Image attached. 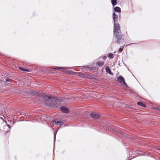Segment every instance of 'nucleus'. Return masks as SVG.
Returning a JSON list of instances; mask_svg holds the SVG:
<instances>
[{"mask_svg":"<svg viewBox=\"0 0 160 160\" xmlns=\"http://www.w3.org/2000/svg\"><path fill=\"white\" fill-rule=\"evenodd\" d=\"M41 98L43 102L51 107L58 108L61 106L60 100L57 97H53L52 99L50 96H44Z\"/></svg>","mask_w":160,"mask_h":160,"instance_id":"1","label":"nucleus"},{"mask_svg":"<svg viewBox=\"0 0 160 160\" xmlns=\"http://www.w3.org/2000/svg\"><path fill=\"white\" fill-rule=\"evenodd\" d=\"M114 22L113 33L115 36L117 38V42L119 43L122 38V35L121 32L120 25L118 22V16L115 12L112 15Z\"/></svg>","mask_w":160,"mask_h":160,"instance_id":"2","label":"nucleus"},{"mask_svg":"<svg viewBox=\"0 0 160 160\" xmlns=\"http://www.w3.org/2000/svg\"><path fill=\"white\" fill-rule=\"evenodd\" d=\"M52 123H54L55 124L59 125L60 124L63 125L64 124V122L60 118L55 119L52 120Z\"/></svg>","mask_w":160,"mask_h":160,"instance_id":"3","label":"nucleus"},{"mask_svg":"<svg viewBox=\"0 0 160 160\" xmlns=\"http://www.w3.org/2000/svg\"><path fill=\"white\" fill-rule=\"evenodd\" d=\"M118 80L119 83H122L123 85H125L127 87H128V85L125 82V79L122 76H119L118 78Z\"/></svg>","mask_w":160,"mask_h":160,"instance_id":"4","label":"nucleus"},{"mask_svg":"<svg viewBox=\"0 0 160 160\" xmlns=\"http://www.w3.org/2000/svg\"><path fill=\"white\" fill-rule=\"evenodd\" d=\"M60 108L61 111L64 113H68L70 111L69 109L65 107H61Z\"/></svg>","mask_w":160,"mask_h":160,"instance_id":"5","label":"nucleus"},{"mask_svg":"<svg viewBox=\"0 0 160 160\" xmlns=\"http://www.w3.org/2000/svg\"><path fill=\"white\" fill-rule=\"evenodd\" d=\"M91 117L95 119H98L99 118L100 116L98 114L93 112H91L90 113Z\"/></svg>","mask_w":160,"mask_h":160,"instance_id":"6","label":"nucleus"},{"mask_svg":"<svg viewBox=\"0 0 160 160\" xmlns=\"http://www.w3.org/2000/svg\"><path fill=\"white\" fill-rule=\"evenodd\" d=\"M64 68L63 67H56L55 68H52L50 69V72L52 73H54V71H55L56 70H58L59 69H64Z\"/></svg>","mask_w":160,"mask_h":160,"instance_id":"7","label":"nucleus"},{"mask_svg":"<svg viewBox=\"0 0 160 160\" xmlns=\"http://www.w3.org/2000/svg\"><path fill=\"white\" fill-rule=\"evenodd\" d=\"M106 72L108 73L109 75H113V73L111 72L110 69L108 67H106L105 68Z\"/></svg>","mask_w":160,"mask_h":160,"instance_id":"8","label":"nucleus"},{"mask_svg":"<svg viewBox=\"0 0 160 160\" xmlns=\"http://www.w3.org/2000/svg\"><path fill=\"white\" fill-rule=\"evenodd\" d=\"M104 65V62H97V65L99 67H102Z\"/></svg>","mask_w":160,"mask_h":160,"instance_id":"9","label":"nucleus"},{"mask_svg":"<svg viewBox=\"0 0 160 160\" xmlns=\"http://www.w3.org/2000/svg\"><path fill=\"white\" fill-rule=\"evenodd\" d=\"M114 10L115 12L119 13L120 12H121V9L120 8L118 7H115L114 8Z\"/></svg>","mask_w":160,"mask_h":160,"instance_id":"10","label":"nucleus"},{"mask_svg":"<svg viewBox=\"0 0 160 160\" xmlns=\"http://www.w3.org/2000/svg\"><path fill=\"white\" fill-rule=\"evenodd\" d=\"M111 2L113 7L116 5L117 3V0H111Z\"/></svg>","mask_w":160,"mask_h":160,"instance_id":"11","label":"nucleus"},{"mask_svg":"<svg viewBox=\"0 0 160 160\" xmlns=\"http://www.w3.org/2000/svg\"><path fill=\"white\" fill-rule=\"evenodd\" d=\"M137 104L138 105L142 106L143 107L145 108L146 107V105L145 104L142 103L141 102H138L137 103Z\"/></svg>","mask_w":160,"mask_h":160,"instance_id":"12","label":"nucleus"},{"mask_svg":"<svg viewBox=\"0 0 160 160\" xmlns=\"http://www.w3.org/2000/svg\"><path fill=\"white\" fill-rule=\"evenodd\" d=\"M108 57L110 58H114L113 54L112 53H109L108 54Z\"/></svg>","mask_w":160,"mask_h":160,"instance_id":"13","label":"nucleus"},{"mask_svg":"<svg viewBox=\"0 0 160 160\" xmlns=\"http://www.w3.org/2000/svg\"><path fill=\"white\" fill-rule=\"evenodd\" d=\"M20 69L22 71H26V72H29V70H28L27 69L24 68H20Z\"/></svg>","mask_w":160,"mask_h":160,"instance_id":"14","label":"nucleus"},{"mask_svg":"<svg viewBox=\"0 0 160 160\" xmlns=\"http://www.w3.org/2000/svg\"><path fill=\"white\" fill-rule=\"evenodd\" d=\"M57 132H56L55 133H54V145H55V140L56 138V135Z\"/></svg>","mask_w":160,"mask_h":160,"instance_id":"15","label":"nucleus"},{"mask_svg":"<svg viewBox=\"0 0 160 160\" xmlns=\"http://www.w3.org/2000/svg\"><path fill=\"white\" fill-rule=\"evenodd\" d=\"M12 80L11 79H6V81H5V83H6V82H12Z\"/></svg>","mask_w":160,"mask_h":160,"instance_id":"16","label":"nucleus"},{"mask_svg":"<svg viewBox=\"0 0 160 160\" xmlns=\"http://www.w3.org/2000/svg\"><path fill=\"white\" fill-rule=\"evenodd\" d=\"M123 48H120L119 49V52H121L123 51Z\"/></svg>","mask_w":160,"mask_h":160,"instance_id":"17","label":"nucleus"},{"mask_svg":"<svg viewBox=\"0 0 160 160\" xmlns=\"http://www.w3.org/2000/svg\"><path fill=\"white\" fill-rule=\"evenodd\" d=\"M155 109L158 111H160V108H156Z\"/></svg>","mask_w":160,"mask_h":160,"instance_id":"18","label":"nucleus"},{"mask_svg":"<svg viewBox=\"0 0 160 160\" xmlns=\"http://www.w3.org/2000/svg\"><path fill=\"white\" fill-rule=\"evenodd\" d=\"M54 148H53V160H54Z\"/></svg>","mask_w":160,"mask_h":160,"instance_id":"19","label":"nucleus"},{"mask_svg":"<svg viewBox=\"0 0 160 160\" xmlns=\"http://www.w3.org/2000/svg\"><path fill=\"white\" fill-rule=\"evenodd\" d=\"M7 125V126H8V127L9 128H10V129L11 128V126H10L9 125V124H8Z\"/></svg>","mask_w":160,"mask_h":160,"instance_id":"20","label":"nucleus"},{"mask_svg":"<svg viewBox=\"0 0 160 160\" xmlns=\"http://www.w3.org/2000/svg\"><path fill=\"white\" fill-rule=\"evenodd\" d=\"M68 68H70V69H73L74 68L73 67H69Z\"/></svg>","mask_w":160,"mask_h":160,"instance_id":"21","label":"nucleus"},{"mask_svg":"<svg viewBox=\"0 0 160 160\" xmlns=\"http://www.w3.org/2000/svg\"><path fill=\"white\" fill-rule=\"evenodd\" d=\"M83 67H84V68H88V67H87V66H85V67H84V66H82Z\"/></svg>","mask_w":160,"mask_h":160,"instance_id":"22","label":"nucleus"},{"mask_svg":"<svg viewBox=\"0 0 160 160\" xmlns=\"http://www.w3.org/2000/svg\"><path fill=\"white\" fill-rule=\"evenodd\" d=\"M128 70H129V71H130V70H129V69H128Z\"/></svg>","mask_w":160,"mask_h":160,"instance_id":"23","label":"nucleus"},{"mask_svg":"<svg viewBox=\"0 0 160 160\" xmlns=\"http://www.w3.org/2000/svg\"><path fill=\"white\" fill-rule=\"evenodd\" d=\"M1 119H2V117H1Z\"/></svg>","mask_w":160,"mask_h":160,"instance_id":"24","label":"nucleus"},{"mask_svg":"<svg viewBox=\"0 0 160 160\" xmlns=\"http://www.w3.org/2000/svg\"><path fill=\"white\" fill-rule=\"evenodd\" d=\"M132 75H133V76H134V75H133V74H132Z\"/></svg>","mask_w":160,"mask_h":160,"instance_id":"25","label":"nucleus"}]
</instances>
